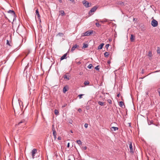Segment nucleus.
I'll return each mask as SVG.
<instances>
[{
    "label": "nucleus",
    "mask_w": 160,
    "mask_h": 160,
    "mask_svg": "<svg viewBox=\"0 0 160 160\" xmlns=\"http://www.w3.org/2000/svg\"><path fill=\"white\" fill-rule=\"evenodd\" d=\"M18 107L20 109V110L21 111V108L20 107V106L19 104V105H18Z\"/></svg>",
    "instance_id": "obj_49"
},
{
    "label": "nucleus",
    "mask_w": 160,
    "mask_h": 160,
    "mask_svg": "<svg viewBox=\"0 0 160 160\" xmlns=\"http://www.w3.org/2000/svg\"><path fill=\"white\" fill-rule=\"evenodd\" d=\"M144 72V70L143 69H142L141 71V73L142 74H143Z\"/></svg>",
    "instance_id": "obj_43"
},
{
    "label": "nucleus",
    "mask_w": 160,
    "mask_h": 160,
    "mask_svg": "<svg viewBox=\"0 0 160 160\" xmlns=\"http://www.w3.org/2000/svg\"><path fill=\"white\" fill-rule=\"evenodd\" d=\"M128 144L129 146V148L130 149V152L131 153H134V151H133L132 148V143L131 142H129Z\"/></svg>",
    "instance_id": "obj_6"
},
{
    "label": "nucleus",
    "mask_w": 160,
    "mask_h": 160,
    "mask_svg": "<svg viewBox=\"0 0 160 160\" xmlns=\"http://www.w3.org/2000/svg\"><path fill=\"white\" fill-rule=\"evenodd\" d=\"M78 46L77 44L75 45L72 47L71 49V51L73 52V51H74L75 49Z\"/></svg>",
    "instance_id": "obj_13"
},
{
    "label": "nucleus",
    "mask_w": 160,
    "mask_h": 160,
    "mask_svg": "<svg viewBox=\"0 0 160 160\" xmlns=\"http://www.w3.org/2000/svg\"><path fill=\"white\" fill-rule=\"evenodd\" d=\"M13 109H14V112H15V114H16V113H17V112H16L17 109H15L14 107H13Z\"/></svg>",
    "instance_id": "obj_44"
},
{
    "label": "nucleus",
    "mask_w": 160,
    "mask_h": 160,
    "mask_svg": "<svg viewBox=\"0 0 160 160\" xmlns=\"http://www.w3.org/2000/svg\"><path fill=\"white\" fill-rule=\"evenodd\" d=\"M98 104L101 106L104 105V102H102L99 101L98 102Z\"/></svg>",
    "instance_id": "obj_25"
},
{
    "label": "nucleus",
    "mask_w": 160,
    "mask_h": 160,
    "mask_svg": "<svg viewBox=\"0 0 160 160\" xmlns=\"http://www.w3.org/2000/svg\"><path fill=\"white\" fill-rule=\"evenodd\" d=\"M76 142L79 145H81L82 144V142L80 140H77Z\"/></svg>",
    "instance_id": "obj_26"
},
{
    "label": "nucleus",
    "mask_w": 160,
    "mask_h": 160,
    "mask_svg": "<svg viewBox=\"0 0 160 160\" xmlns=\"http://www.w3.org/2000/svg\"><path fill=\"white\" fill-rule=\"evenodd\" d=\"M58 139L59 140H61V138L60 137H58Z\"/></svg>",
    "instance_id": "obj_46"
},
{
    "label": "nucleus",
    "mask_w": 160,
    "mask_h": 160,
    "mask_svg": "<svg viewBox=\"0 0 160 160\" xmlns=\"http://www.w3.org/2000/svg\"><path fill=\"white\" fill-rule=\"evenodd\" d=\"M118 4L119 5H121L122 6H124V3L123 2H119L118 3Z\"/></svg>",
    "instance_id": "obj_20"
},
{
    "label": "nucleus",
    "mask_w": 160,
    "mask_h": 160,
    "mask_svg": "<svg viewBox=\"0 0 160 160\" xmlns=\"http://www.w3.org/2000/svg\"><path fill=\"white\" fill-rule=\"evenodd\" d=\"M8 12L9 13H11L12 16L13 17V21L16 19V15L14 11L13 10H9L8 11Z\"/></svg>",
    "instance_id": "obj_1"
},
{
    "label": "nucleus",
    "mask_w": 160,
    "mask_h": 160,
    "mask_svg": "<svg viewBox=\"0 0 160 160\" xmlns=\"http://www.w3.org/2000/svg\"><path fill=\"white\" fill-rule=\"evenodd\" d=\"M68 86H64L62 89L63 92L64 93H65L68 90Z\"/></svg>",
    "instance_id": "obj_8"
},
{
    "label": "nucleus",
    "mask_w": 160,
    "mask_h": 160,
    "mask_svg": "<svg viewBox=\"0 0 160 160\" xmlns=\"http://www.w3.org/2000/svg\"><path fill=\"white\" fill-rule=\"evenodd\" d=\"M96 21H98V20H97V19H96Z\"/></svg>",
    "instance_id": "obj_58"
},
{
    "label": "nucleus",
    "mask_w": 160,
    "mask_h": 160,
    "mask_svg": "<svg viewBox=\"0 0 160 160\" xmlns=\"http://www.w3.org/2000/svg\"><path fill=\"white\" fill-rule=\"evenodd\" d=\"M78 111L79 112H80L82 111V109L81 108H79L78 109Z\"/></svg>",
    "instance_id": "obj_45"
},
{
    "label": "nucleus",
    "mask_w": 160,
    "mask_h": 160,
    "mask_svg": "<svg viewBox=\"0 0 160 160\" xmlns=\"http://www.w3.org/2000/svg\"><path fill=\"white\" fill-rule=\"evenodd\" d=\"M69 145H70V143L69 142H68V144H67V147L69 148Z\"/></svg>",
    "instance_id": "obj_48"
},
{
    "label": "nucleus",
    "mask_w": 160,
    "mask_h": 160,
    "mask_svg": "<svg viewBox=\"0 0 160 160\" xmlns=\"http://www.w3.org/2000/svg\"><path fill=\"white\" fill-rule=\"evenodd\" d=\"M74 158V156L71 155L68 157V160H71V159H73V158Z\"/></svg>",
    "instance_id": "obj_23"
},
{
    "label": "nucleus",
    "mask_w": 160,
    "mask_h": 160,
    "mask_svg": "<svg viewBox=\"0 0 160 160\" xmlns=\"http://www.w3.org/2000/svg\"><path fill=\"white\" fill-rule=\"evenodd\" d=\"M67 53L64 54L60 58L61 60L67 58Z\"/></svg>",
    "instance_id": "obj_12"
},
{
    "label": "nucleus",
    "mask_w": 160,
    "mask_h": 160,
    "mask_svg": "<svg viewBox=\"0 0 160 160\" xmlns=\"http://www.w3.org/2000/svg\"><path fill=\"white\" fill-rule=\"evenodd\" d=\"M54 113L56 115H58L59 114V112L58 110L57 109H55L54 111Z\"/></svg>",
    "instance_id": "obj_22"
},
{
    "label": "nucleus",
    "mask_w": 160,
    "mask_h": 160,
    "mask_svg": "<svg viewBox=\"0 0 160 160\" xmlns=\"http://www.w3.org/2000/svg\"><path fill=\"white\" fill-rule=\"evenodd\" d=\"M93 67L92 65L91 64H90L88 66V67L89 69H91Z\"/></svg>",
    "instance_id": "obj_27"
},
{
    "label": "nucleus",
    "mask_w": 160,
    "mask_h": 160,
    "mask_svg": "<svg viewBox=\"0 0 160 160\" xmlns=\"http://www.w3.org/2000/svg\"><path fill=\"white\" fill-rule=\"evenodd\" d=\"M145 77H143L141 78L142 79H143V78H144Z\"/></svg>",
    "instance_id": "obj_56"
},
{
    "label": "nucleus",
    "mask_w": 160,
    "mask_h": 160,
    "mask_svg": "<svg viewBox=\"0 0 160 160\" xmlns=\"http://www.w3.org/2000/svg\"><path fill=\"white\" fill-rule=\"evenodd\" d=\"M118 128L114 127H112L111 128L112 131H115L116 130H118Z\"/></svg>",
    "instance_id": "obj_14"
},
{
    "label": "nucleus",
    "mask_w": 160,
    "mask_h": 160,
    "mask_svg": "<svg viewBox=\"0 0 160 160\" xmlns=\"http://www.w3.org/2000/svg\"><path fill=\"white\" fill-rule=\"evenodd\" d=\"M52 132H53V131H56L55 128H54V125H52Z\"/></svg>",
    "instance_id": "obj_41"
},
{
    "label": "nucleus",
    "mask_w": 160,
    "mask_h": 160,
    "mask_svg": "<svg viewBox=\"0 0 160 160\" xmlns=\"http://www.w3.org/2000/svg\"><path fill=\"white\" fill-rule=\"evenodd\" d=\"M70 123H71V124L72 123L71 122H70Z\"/></svg>",
    "instance_id": "obj_59"
},
{
    "label": "nucleus",
    "mask_w": 160,
    "mask_h": 160,
    "mask_svg": "<svg viewBox=\"0 0 160 160\" xmlns=\"http://www.w3.org/2000/svg\"><path fill=\"white\" fill-rule=\"evenodd\" d=\"M89 82L88 81H86L84 82V84L85 85H89Z\"/></svg>",
    "instance_id": "obj_28"
},
{
    "label": "nucleus",
    "mask_w": 160,
    "mask_h": 160,
    "mask_svg": "<svg viewBox=\"0 0 160 160\" xmlns=\"http://www.w3.org/2000/svg\"><path fill=\"white\" fill-rule=\"evenodd\" d=\"M98 7H97L96 6H94L92 8L91 10L89 12V14L90 15H91L92 14L91 13L92 12H95L96 9H97Z\"/></svg>",
    "instance_id": "obj_5"
},
{
    "label": "nucleus",
    "mask_w": 160,
    "mask_h": 160,
    "mask_svg": "<svg viewBox=\"0 0 160 160\" xmlns=\"http://www.w3.org/2000/svg\"><path fill=\"white\" fill-rule=\"evenodd\" d=\"M130 39L131 42H134L135 39V36L133 34H131Z\"/></svg>",
    "instance_id": "obj_10"
},
{
    "label": "nucleus",
    "mask_w": 160,
    "mask_h": 160,
    "mask_svg": "<svg viewBox=\"0 0 160 160\" xmlns=\"http://www.w3.org/2000/svg\"><path fill=\"white\" fill-rule=\"evenodd\" d=\"M107 63L108 64H109L111 63L110 61L108 60L107 62Z\"/></svg>",
    "instance_id": "obj_47"
},
{
    "label": "nucleus",
    "mask_w": 160,
    "mask_h": 160,
    "mask_svg": "<svg viewBox=\"0 0 160 160\" xmlns=\"http://www.w3.org/2000/svg\"><path fill=\"white\" fill-rule=\"evenodd\" d=\"M63 33L62 32H59L56 35V36H59L60 37H62L63 36Z\"/></svg>",
    "instance_id": "obj_21"
},
{
    "label": "nucleus",
    "mask_w": 160,
    "mask_h": 160,
    "mask_svg": "<svg viewBox=\"0 0 160 160\" xmlns=\"http://www.w3.org/2000/svg\"><path fill=\"white\" fill-rule=\"evenodd\" d=\"M37 152V149H34L32 151V158L33 159L35 158V154Z\"/></svg>",
    "instance_id": "obj_7"
},
{
    "label": "nucleus",
    "mask_w": 160,
    "mask_h": 160,
    "mask_svg": "<svg viewBox=\"0 0 160 160\" xmlns=\"http://www.w3.org/2000/svg\"><path fill=\"white\" fill-rule=\"evenodd\" d=\"M78 63H79V64H80V63H81V62H78Z\"/></svg>",
    "instance_id": "obj_57"
},
{
    "label": "nucleus",
    "mask_w": 160,
    "mask_h": 160,
    "mask_svg": "<svg viewBox=\"0 0 160 160\" xmlns=\"http://www.w3.org/2000/svg\"><path fill=\"white\" fill-rule=\"evenodd\" d=\"M157 52L158 54H160V48H158L157 50Z\"/></svg>",
    "instance_id": "obj_30"
},
{
    "label": "nucleus",
    "mask_w": 160,
    "mask_h": 160,
    "mask_svg": "<svg viewBox=\"0 0 160 160\" xmlns=\"http://www.w3.org/2000/svg\"><path fill=\"white\" fill-rule=\"evenodd\" d=\"M109 46V44H107L106 46H105V47L106 48L108 49V47Z\"/></svg>",
    "instance_id": "obj_37"
},
{
    "label": "nucleus",
    "mask_w": 160,
    "mask_h": 160,
    "mask_svg": "<svg viewBox=\"0 0 160 160\" xmlns=\"http://www.w3.org/2000/svg\"><path fill=\"white\" fill-rule=\"evenodd\" d=\"M22 123L23 125H25L26 124V122L25 121V120H22L21 121H20L17 124L18 125H21V124Z\"/></svg>",
    "instance_id": "obj_9"
},
{
    "label": "nucleus",
    "mask_w": 160,
    "mask_h": 160,
    "mask_svg": "<svg viewBox=\"0 0 160 160\" xmlns=\"http://www.w3.org/2000/svg\"><path fill=\"white\" fill-rule=\"evenodd\" d=\"M151 24L154 27H157L158 25V22L155 20L153 19L151 21Z\"/></svg>",
    "instance_id": "obj_4"
},
{
    "label": "nucleus",
    "mask_w": 160,
    "mask_h": 160,
    "mask_svg": "<svg viewBox=\"0 0 160 160\" xmlns=\"http://www.w3.org/2000/svg\"><path fill=\"white\" fill-rule=\"evenodd\" d=\"M119 105L122 108V106H124V103L122 101H120L119 102Z\"/></svg>",
    "instance_id": "obj_18"
},
{
    "label": "nucleus",
    "mask_w": 160,
    "mask_h": 160,
    "mask_svg": "<svg viewBox=\"0 0 160 160\" xmlns=\"http://www.w3.org/2000/svg\"><path fill=\"white\" fill-rule=\"evenodd\" d=\"M148 56L150 57H151L152 56V52L149 51L148 53Z\"/></svg>",
    "instance_id": "obj_29"
},
{
    "label": "nucleus",
    "mask_w": 160,
    "mask_h": 160,
    "mask_svg": "<svg viewBox=\"0 0 160 160\" xmlns=\"http://www.w3.org/2000/svg\"><path fill=\"white\" fill-rule=\"evenodd\" d=\"M82 148L84 150H86L87 149V148L86 146H84V147H82Z\"/></svg>",
    "instance_id": "obj_42"
},
{
    "label": "nucleus",
    "mask_w": 160,
    "mask_h": 160,
    "mask_svg": "<svg viewBox=\"0 0 160 160\" xmlns=\"http://www.w3.org/2000/svg\"><path fill=\"white\" fill-rule=\"evenodd\" d=\"M67 104L66 103H64L63 105L62 106V108L65 107L67 106Z\"/></svg>",
    "instance_id": "obj_39"
},
{
    "label": "nucleus",
    "mask_w": 160,
    "mask_h": 160,
    "mask_svg": "<svg viewBox=\"0 0 160 160\" xmlns=\"http://www.w3.org/2000/svg\"><path fill=\"white\" fill-rule=\"evenodd\" d=\"M93 31L92 30H88L86 32L82 33V36H89L91 34L93 33Z\"/></svg>",
    "instance_id": "obj_2"
},
{
    "label": "nucleus",
    "mask_w": 160,
    "mask_h": 160,
    "mask_svg": "<svg viewBox=\"0 0 160 160\" xmlns=\"http://www.w3.org/2000/svg\"><path fill=\"white\" fill-rule=\"evenodd\" d=\"M108 102L110 103V104H111L112 103V101L110 100V99H108Z\"/></svg>",
    "instance_id": "obj_40"
},
{
    "label": "nucleus",
    "mask_w": 160,
    "mask_h": 160,
    "mask_svg": "<svg viewBox=\"0 0 160 160\" xmlns=\"http://www.w3.org/2000/svg\"><path fill=\"white\" fill-rule=\"evenodd\" d=\"M155 125L157 126H158V125H159V124H158L157 125Z\"/></svg>",
    "instance_id": "obj_54"
},
{
    "label": "nucleus",
    "mask_w": 160,
    "mask_h": 160,
    "mask_svg": "<svg viewBox=\"0 0 160 160\" xmlns=\"http://www.w3.org/2000/svg\"><path fill=\"white\" fill-rule=\"evenodd\" d=\"M36 14L37 15V17H38V18L39 19H40V16L39 14V11H38V9H37L36 10Z\"/></svg>",
    "instance_id": "obj_11"
},
{
    "label": "nucleus",
    "mask_w": 160,
    "mask_h": 160,
    "mask_svg": "<svg viewBox=\"0 0 160 160\" xmlns=\"http://www.w3.org/2000/svg\"><path fill=\"white\" fill-rule=\"evenodd\" d=\"M120 93H118L117 95V96L118 97H119V96H120Z\"/></svg>",
    "instance_id": "obj_51"
},
{
    "label": "nucleus",
    "mask_w": 160,
    "mask_h": 160,
    "mask_svg": "<svg viewBox=\"0 0 160 160\" xmlns=\"http://www.w3.org/2000/svg\"><path fill=\"white\" fill-rule=\"evenodd\" d=\"M104 44L103 43H101L98 47V49H101L102 48Z\"/></svg>",
    "instance_id": "obj_15"
},
{
    "label": "nucleus",
    "mask_w": 160,
    "mask_h": 160,
    "mask_svg": "<svg viewBox=\"0 0 160 160\" xmlns=\"http://www.w3.org/2000/svg\"><path fill=\"white\" fill-rule=\"evenodd\" d=\"M153 121L152 120L149 121L148 122V123L149 125H151L152 124Z\"/></svg>",
    "instance_id": "obj_32"
},
{
    "label": "nucleus",
    "mask_w": 160,
    "mask_h": 160,
    "mask_svg": "<svg viewBox=\"0 0 160 160\" xmlns=\"http://www.w3.org/2000/svg\"><path fill=\"white\" fill-rule=\"evenodd\" d=\"M88 124L87 123H85L84 126L85 128H87L88 127Z\"/></svg>",
    "instance_id": "obj_35"
},
{
    "label": "nucleus",
    "mask_w": 160,
    "mask_h": 160,
    "mask_svg": "<svg viewBox=\"0 0 160 160\" xmlns=\"http://www.w3.org/2000/svg\"><path fill=\"white\" fill-rule=\"evenodd\" d=\"M84 95V94H80L78 95V97H79V98L80 99H81L82 98V96H83Z\"/></svg>",
    "instance_id": "obj_33"
},
{
    "label": "nucleus",
    "mask_w": 160,
    "mask_h": 160,
    "mask_svg": "<svg viewBox=\"0 0 160 160\" xmlns=\"http://www.w3.org/2000/svg\"><path fill=\"white\" fill-rule=\"evenodd\" d=\"M58 0L59 2L61 3H62V0Z\"/></svg>",
    "instance_id": "obj_50"
},
{
    "label": "nucleus",
    "mask_w": 160,
    "mask_h": 160,
    "mask_svg": "<svg viewBox=\"0 0 160 160\" xmlns=\"http://www.w3.org/2000/svg\"><path fill=\"white\" fill-rule=\"evenodd\" d=\"M52 134L53 136L57 135L56 131H53L52 132Z\"/></svg>",
    "instance_id": "obj_36"
},
{
    "label": "nucleus",
    "mask_w": 160,
    "mask_h": 160,
    "mask_svg": "<svg viewBox=\"0 0 160 160\" xmlns=\"http://www.w3.org/2000/svg\"><path fill=\"white\" fill-rule=\"evenodd\" d=\"M109 55V53L108 52H106L104 53V55L105 57H108Z\"/></svg>",
    "instance_id": "obj_19"
},
{
    "label": "nucleus",
    "mask_w": 160,
    "mask_h": 160,
    "mask_svg": "<svg viewBox=\"0 0 160 160\" xmlns=\"http://www.w3.org/2000/svg\"><path fill=\"white\" fill-rule=\"evenodd\" d=\"M95 25L97 27H99L101 25L100 24H99L98 22H96L95 23Z\"/></svg>",
    "instance_id": "obj_31"
},
{
    "label": "nucleus",
    "mask_w": 160,
    "mask_h": 160,
    "mask_svg": "<svg viewBox=\"0 0 160 160\" xmlns=\"http://www.w3.org/2000/svg\"><path fill=\"white\" fill-rule=\"evenodd\" d=\"M95 69L97 70H99V66H97L95 68Z\"/></svg>",
    "instance_id": "obj_34"
},
{
    "label": "nucleus",
    "mask_w": 160,
    "mask_h": 160,
    "mask_svg": "<svg viewBox=\"0 0 160 160\" xmlns=\"http://www.w3.org/2000/svg\"><path fill=\"white\" fill-rule=\"evenodd\" d=\"M56 135H57L53 136H54V138L55 139H56Z\"/></svg>",
    "instance_id": "obj_53"
},
{
    "label": "nucleus",
    "mask_w": 160,
    "mask_h": 160,
    "mask_svg": "<svg viewBox=\"0 0 160 160\" xmlns=\"http://www.w3.org/2000/svg\"><path fill=\"white\" fill-rule=\"evenodd\" d=\"M70 132H71V133H73V132H72V130H71V131H70Z\"/></svg>",
    "instance_id": "obj_55"
},
{
    "label": "nucleus",
    "mask_w": 160,
    "mask_h": 160,
    "mask_svg": "<svg viewBox=\"0 0 160 160\" xmlns=\"http://www.w3.org/2000/svg\"><path fill=\"white\" fill-rule=\"evenodd\" d=\"M158 91L159 94V96L160 97V90H158Z\"/></svg>",
    "instance_id": "obj_52"
},
{
    "label": "nucleus",
    "mask_w": 160,
    "mask_h": 160,
    "mask_svg": "<svg viewBox=\"0 0 160 160\" xmlns=\"http://www.w3.org/2000/svg\"><path fill=\"white\" fill-rule=\"evenodd\" d=\"M63 78L65 79H67V80H69L70 79L69 76H67L66 75H64L63 76Z\"/></svg>",
    "instance_id": "obj_17"
},
{
    "label": "nucleus",
    "mask_w": 160,
    "mask_h": 160,
    "mask_svg": "<svg viewBox=\"0 0 160 160\" xmlns=\"http://www.w3.org/2000/svg\"><path fill=\"white\" fill-rule=\"evenodd\" d=\"M60 15L62 16H63L65 14V12L63 10H60L59 11Z\"/></svg>",
    "instance_id": "obj_16"
},
{
    "label": "nucleus",
    "mask_w": 160,
    "mask_h": 160,
    "mask_svg": "<svg viewBox=\"0 0 160 160\" xmlns=\"http://www.w3.org/2000/svg\"><path fill=\"white\" fill-rule=\"evenodd\" d=\"M88 45L87 44H85V43H83V48H88Z\"/></svg>",
    "instance_id": "obj_24"
},
{
    "label": "nucleus",
    "mask_w": 160,
    "mask_h": 160,
    "mask_svg": "<svg viewBox=\"0 0 160 160\" xmlns=\"http://www.w3.org/2000/svg\"><path fill=\"white\" fill-rule=\"evenodd\" d=\"M83 3L84 6L86 8L90 7L91 6V4L89 3L88 1L84 0L82 2Z\"/></svg>",
    "instance_id": "obj_3"
},
{
    "label": "nucleus",
    "mask_w": 160,
    "mask_h": 160,
    "mask_svg": "<svg viewBox=\"0 0 160 160\" xmlns=\"http://www.w3.org/2000/svg\"><path fill=\"white\" fill-rule=\"evenodd\" d=\"M7 45H8L10 46H11V45H10V44L9 43V41L8 40H7Z\"/></svg>",
    "instance_id": "obj_38"
}]
</instances>
